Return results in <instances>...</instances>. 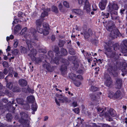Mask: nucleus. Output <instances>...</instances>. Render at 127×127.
I'll use <instances>...</instances> for the list:
<instances>
[{
  "label": "nucleus",
  "instance_id": "obj_1",
  "mask_svg": "<svg viewBox=\"0 0 127 127\" xmlns=\"http://www.w3.org/2000/svg\"><path fill=\"white\" fill-rule=\"evenodd\" d=\"M29 49L30 51L31 52L28 54V56L31 58L33 62H35V64H38L42 62V60L39 58H36L35 56L36 55V53L35 52V49H34L31 43L30 42H28V41L26 42Z\"/></svg>",
  "mask_w": 127,
  "mask_h": 127
},
{
  "label": "nucleus",
  "instance_id": "obj_2",
  "mask_svg": "<svg viewBox=\"0 0 127 127\" xmlns=\"http://www.w3.org/2000/svg\"><path fill=\"white\" fill-rule=\"evenodd\" d=\"M107 57L108 58H111V60L113 61H116L119 58V56L118 54L116 52L113 51L110 54L108 53H105Z\"/></svg>",
  "mask_w": 127,
  "mask_h": 127
},
{
  "label": "nucleus",
  "instance_id": "obj_3",
  "mask_svg": "<svg viewBox=\"0 0 127 127\" xmlns=\"http://www.w3.org/2000/svg\"><path fill=\"white\" fill-rule=\"evenodd\" d=\"M116 113L115 111L112 108H110L107 112H105L104 114V116L108 118L109 121H111L112 119L110 118V116L114 117L116 116Z\"/></svg>",
  "mask_w": 127,
  "mask_h": 127
},
{
  "label": "nucleus",
  "instance_id": "obj_4",
  "mask_svg": "<svg viewBox=\"0 0 127 127\" xmlns=\"http://www.w3.org/2000/svg\"><path fill=\"white\" fill-rule=\"evenodd\" d=\"M20 114L21 118L19 120V122L21 124L27 123L28 120L26 119L28 117V115L24 112H22Z\"/></svg>",
  "mask_w": 127,
  "mask_h": 127
},
{
  "label": "nucleus",
  "instance_id": "obj_5",
  "mask_svg": "<svg viewBox=\"0 0 127 127\" xmlns=\"http://www.w3.org/2000/svg\"><path fill=\"white\" fill-rule=\"evenodd\" d=\"M121 36V34L117 28L113 29V30L111 31L110 34V37L112 39L116 38L117 36Z\"/></svg>",
  "mask_w": 127,
  "mask_h": 127
},
{
  "label": "nucleus",
  "instance_id": "obj_6",
  "mask_svg": "<svg viewBox=\"0 0 127 127\" xmlns=\"http://www.w3.org/2000/svg\"><path fill=\"white\" fill-rule=\"evenodd\" d=\"M43 27L46 29V30L43 29L42 28H40V27H39L37 28H36L37 31L39 33L42 34L43 33V34L45 35H46L48 34L49 32L48 30L49 29V28L46 26H45L43 25Z\"/></svg>",
  "mask_w": 127,
  "mask_h": 127
},
{
  "label": "nucleus",
  "instance_id": "obj_7",
  "mask_svg": "<svg viewBox=\"0 0 127 127\" xmlns=\"http://www.w3.org/2000/svg\"><path fill=\"white\" fill-rule=\"evenodd\" d=\"M106 27L107 30L109 31H111L116 28L114 22L111 21H108L106 22Z\"/></svg>",
  "mask_w": 127,
  "mask_h": 127
},
{
  "label": "nucleus",
  "instance_id": "obj_8",
  "mask_svg": "<svg viewBox=\"0 0 127 127\" xmlns=\"http://www.w3.org/2000/svg\"><path fill=\"white\" fill-rule=\"evenodd\" d=\"M43 67L46 69L48 72H52L54 71V66H51L50 64L48 63H46L43 64Z\"/></svg>",
  "mask_w": 127,
  "mask_h": 127
},
{
  "label": "nucleus",
  "instance_id": "obj_9",
  "mask_svg": "<svg viewBox=\"0 0 127 127\" xmlns=\"http://www.w3.org/2000/svg\"><path fill=\"white\" fill-rule=\"evenodd\" d=\"M104 79L106 80L105 84L106 86L109 87L112 85V80L109 76L108 74H106L105 76Z\"/></svg>",
  "mask_w": 127,
  "mask_h": 127
},
{
  "label": "nucleus",
  "instance_id": "obj_10",
  "mask_svg": "<svg viewBox=\"0 0 127 127\" xmlns=\"http://www.w3.org/2000/svg\"><path fill=\"white\" fill-rule=\"evenodd\" d=\"M84 38L86 40L89 41L88 38L93 34V32L90 29H89L87 31L84 32Z\"/></svg>",
  "mask_w": 127,
  "mask_h": 127
},
{
  "label": "nucleus",
  "instance_id": "obj_11",
  "mask_svg": "<svg viewBox=\"0 0 127 127\" xmlns=\"http://www.w3.org/2000/svg\"><path fill=\"white\" fill-rule=\"evenodd\" d=\"M61 54L60 55H59L56 57H55L54 60H53V61L54 63L56 64H59V60L60 58H61L64 55V48H62L61 49Z\"/></svg>",
  "mask_w": 127,
  "mask_h": 127
},
{
  "label": "nucleus",
  "instance_id": "obj_12",
  "mask_svg": "<svg viewBox=\"0 0 127 127\" xmlns=\"http://www.w3.org/2000/svg\"><path fill=\"white\" fill-rule=\"evenodd\" d=\"M107 2V0H102L99 3V7L101 10H103L104 9Z\"/></svg>",
  "mask_w": 127,
  "mask_h": 127
},
{
  "label": "nucleus",
  "instance_id": "obj_13",
  "mask_svg": "<svg viewBox=\"0 0 127 127\" xmlns=\"http://www.w3.org/2000/svg\"><path fill=\"white\" fill-rule=\"evenodd\" d=\"M117 69L116 66L114 64L109 65L108 70L110 73H112L113 72Z\"/></svg>",
  "mask_w": 127,
  "mask_h": 127
},
{
  "label": "nucleus",
  "instance_id": "obj_14",
  "mask_svg": "<svg viewBox=\"0 0 127 127\" xmlns=\"http://www.w3.org/2000/svg\"><path fill=\"white\" fill-rule=\"evenodd\" d=\"M18 82L19 85L22 87L26 86L28 84L27 81L23 79H20L19 80Z\"/></svg>",
  "mask_w": 127,
  "mask_h": 127
},
{
  "label": "nucleus",
  "instance_id": "obj_15",
  "mask_svg": "<svg viewBox=\"0 0 127 127\" xmlns=\"http://www.w3.org/2000/svg\"><path fill=\"white\" fill-rule=\"evenodd\" d=\"M29 32L32 34L35 39L37 40L36 39L37 36L36 34L37 31L35 29L33 28H31L29 30Z\"/></svg>",
  "mask_w": 127,
  "mask_h": 127
},
{
  "label": "nucleus",
  "instance_id": "obj_16",
  "mask_svg": "<svg viewBox=\"0 0 127 127\" xmlns=\"http://www.w3.org/2000/svg\"><path fill=\"white\" fill-rule=\"evenodd\" d=\"M44 19H40L37 20L36 21V28H38L39 27H40L42 25V22L43 21Z\"/></svg>",
  "mask_w": 127,
  "mask_h": 127
},
{
  "label": "nucleus",
  "instance_id": "obj_17",
  "mask_svg": "<svg viewBox=\"0 0 127 127\" xmlns=\"http://www.w3.org/2000/svg\"><path fill=\"white\" fill-rule=\"evenodd\" d=\"M73 13H74L76 14L79 15H82L83 14V13L80 9H73L72 10Z\"/></svg>",
  "mask_w": 127,
  "mask_h": 127
},
{
  "label": "nucleus",
  "instance_id": "obj_18",
  "mask_svg": "<svg viewBox=\"0 0 127 127\" xmlns=\"http://www.w3.org/2000/svg\"><path fill=\"white\" fill-rule=\"evenodd\" d=\"M116 84L118 89H120L122 85V79L118 78L116 79Z\"/></svg>",
  "mask_w": 127,
  "mask_h": 127
},
{
  "label": "nucleus",
  "instance_id": "obj_19",
  "mask_svg": "<svg viewBox=\"0 0 127 127\" xmlns=\"http://www.w3.org/2000/svg\"><path fill=\"white\" fill-rule=\"evenodd\" d=\"M84 54L85 57L87 59L89 62H90L91 61H92V57L91 54L86 52L84 53Z\"/></svg>",
  "mask_w": 127,
  "mask_h": 127
},
{
  "label": "nucleus",
  "instance_id": "obj_20",
  "mask_svg": "<svg viewBox=\"0 0 127 127\" xmlns=\"http://www.w3.org/2000/svg\"><path fill=\"white\" fill-rule=\"evenodd\" d=\"M84 9H86L87 12H88L91 11L90 8V5L88 1L86 0L85 3V5L84 7Z\"/></svg>",
  "mask_w": 127,
  "mask_h": 127
},
{
  "label": "nucleus",
  "instance_id": "obj_21",
  "mask_svg": "<svg viewBox=\"0 0 127 127\" xmlns=\"http://www.w3.org/2000/svg\"><path fill=\"white\" fill-rule=\"evenodd\" d=\"M123 68L122 69L123 73L122 75L123 76H124L127 73V69L126 68L127 67V65L126 63L122 65Z\"/></svg>",
  "mask_w": 127,
  "mask_h": 127
},
{
  "label": "nucleus",
  "instance_id": "obj_22",
  "mask_svg": "<svg viewBox=\"0 0 127 127\" xmlns=\"http://www.w3.org/2000/svg\"><path fill=\"white\" fill-rule=\"evenodd\" d=\"M27 99L28 102L32 103L34 102L35 98L33 96L30 95L27 97Z\"/></svg>",
  "mask_w": 127,
  "mask_h": 127
},
{
  "label": "nucleus",
  "instance_id": "obj_23",
  "mask_svg": "<svg viewBox=\"0 0 127 127\" xmlns=\"http://www.w3.org/2000/svg\"><path fill=\"white\" fill-rule=\"evenodd\" d=\"M54 51L56 53L55 54L56 56H57L59 55H60V54H61V53H60V52H59V48L57 46H55Z\"/></svg>",
  "mask_w": 127,
  "mask_h": 127
},
{
  "label": "nucleus",
  "instance_id": "obj_24",
  "mask_svg": "<svg viewBox=\"0 0 127 127\" xmlns=\"http://www.w3.org/2000/svg\"><path fill=\"white\" fill-rule=\"evenodd\" d=\"M121 95V94L120 91H117L114 94L113 97L115 98H118L120 97Z\"/></svg>",
  "mask_w": 127,
  "mask_h": 127
},
{
  "label": "nucleus",
  "instance_id": "obj_25",
  "mask_svg": "<svg viewBox=\"0 0 127 127\" xmlns=\"http://www.w3.org/2000/svg\"><path fill=\"white\" fill-rule=\"evenodd\" d=\"M51 11L56 14H57L59 12L58 8L56 6L54 5H53L51 7Z\"/></svg>",
  "mask_w": 127,
  "mask_h": 127
},
{
  "label": "nucleus",
  "instance_id": "obj_26",
  "mask_svg": "<svg viewBox=\"0 0 127 127\" xmlns=\"http://www.w3.org/2000/svg\"><path fill=\"white\" fill-rule=\"evenodd\" d=\"M4 93V95H7L9 97H12L13 96V93L12 92H9V90L7 89L5 90Z\"/></svg>",
  "mask_w": 127,
  "mask_h": 127
},
{
  "label": "nucleus",
  "instance_id": "obj_27",
  "mask_svg": "<svg viewBox=\"0 0 127 127\" xmlns=\"http://www.w3.org/2000/svg\"><path fill=\"white\" fill-rule=\"evenodd\" d=\"M56 102L57 105L59 106L60 105V103H64V99L59 98L58 100L56 97H55Z\"/></svg>",
  "mask_w": 127,
  "mask_h": 127
},
{
  "label": "nucleus",
  "instance_id": "obj_28",
  "mask_svg": "<svg viewBox=\"0 0 127 127\" xmlns=\"http://www.w3.org/2000/svg\"><path fill=\"white\" fill-rule=\"evenodd\" d=\"M31 108L32 111H37L38 106L36 103H33L31 106Z\"/></svg>",
  "mask_w": 127,
  "mask_h": 127
},
{
  "label": "nucleus",
  "instance_id": "obj_29",
  "mask_svg": "<svg viewBox=\"0 0 127 127\" xmlns=\"http://www.w3.org/2000/svg\"><path fill=\"white\" fill-rule=\"evenodd\" d=\"M90 96L91 99L93 101H96L97 100V96L94 94H91L90 95Z\"/></svg>",
  "mask_w": 127,
  "mask_h": 127
},
{
  "label": "nucleus",
  "instance_id": "obj_30",
  "mask_svg": "<svg viewBox=\"0 0 127 127\" xmlns=\"http://www.w3.org/2000/svg\"><path fill=\"white\" fill-rule=\"evenodd\" d=\"M6 118L7 121L10 122L12 119V116L11 114L8 113L6 115Z\"/></svg>",
  "mask_w": 127,
  "mask_h": 127
},
{
  "label": "nucleus",
  "instance_id": "obj_31",
  "mask_svg": "<svg viewBox=\"0 0 127 127\" xmlns=\"http://www.w3.org/2000/svg\"><path fill=\"white\" fill-rule=\"evenodd\" d=\"M12 91L14 92H19L21 91V89L18 87H14L12 89Z\"/></svg>",
  "mask_w": 127,
  "mask_h": 127
},
{
  "label": "nucleus",
  "instance_id": "obj_32",
  "mask_svg": "<svg viewBox=\"0 0 127 127\" xmlns=\"http://www.w3.org/2000/svg\"><path fill=\"white\" fill-rule=\"evenodd\" d=\"M48 13L45 11L43 10V12H42L40 17L41 18H44L48 16Z\"/></svg>",
  "mask_w": 127,
  "mask_h": 127
},
{
  "label": "nucleus",
  "instance_id": "obj_33",
  "mask_svg": "<svg viewBox=\"0 0 127 127\" xmlns=\"http://www.w3.org/2000/svg\"><path fill=\"white\" fill-rule=\"evenodd\" d=\"M69 77L70 78L73 80H75L76 78V75L72 73H71L69 74Z\"/></svg>",
  "mask_w": 127,
  "mask_h": 127
},
{
  "label": "nucleus",
  "instance_id": "obj_34",
  "mask_svg": "<svg viewBox=\"0 0 127 127\" xmlns=\"http://www.w3.org/2000/svg\"><path fill=\"white\" fill-rule=\"evenodd\" d=\"M20 49L22 53L25 54L27 53V49L25 47L21 46Z\"/></svg>",
  "mask_w": 127,
  "mask_h": 127
},
{
  "label": "nucleus",
  "instance_id": "obj_35",
  "mask_svg": "<svg viewBox=\"0 0 127 127\" xmlns=\"http://www.w3.org/2000/svg\"><path fill=\"white\" fill-rule=\"evenodd\" d=\"M89 41H90L93 44L95 45L98 42V40L96 39H92Z\"/></svg>",
  "mask_w": 127,
  "mask_h": 127
},
{
  "label": "nucleus",
  "instance_id": "obj_36",
  "mask_svg": "<svg viewBox=\"0 0 127 127\" xmlns=\"http://www.w3.org/2000/svg\"><path fill=\"white\" fill-rule=\"evenodd\" d=\"M14 100L12 101V102L11 103V101L8 102L6 104V106L7 107V109H8V108H9L10 107H11V106L12 107V106L13 104H14Z\"/></svg>",
  "mask_w": 127,
  "mask_h": 127
},
{
  "label": "nucleus",
  "instance_id": "obj_37",
  "mask_svg": "<svg viewBox=\"0 0 127 127\" xmlns=\"http://www.w3.org/2000/svg\"><path fill=\"white\" fill-rule=\"evenodd\" d=\"M90 90L93 91L95 92L98 91V88L94 86H92L90 88Z\"/></svg>",
  "mask_w": 127,
  "mask_h": 127
},
{
  "label": "nucleus",
  "instance_id": "obj_38",
  "mask_svg": "<svg viewBox=\"0 0 127 127\" xmlns=\"http://www.w3.org/2000/svg\"><path fill=\"white\" fill-rule=\"evenodd\" d=\"M58 7L59 10L60 12H63L64 9L63 7V5L62 3H60L58 5Z\"/></svg>",
  "mask_w": 127,
  "mask_h": 127
},
{
  "label": "nucleus",
  "instance_id": "obj_39",
  "mask_svg": "<svg viewBox=\"0 0 127 127\" xmlns=\"http://www.w3.org/2000/svg\"><path fill=\"white\" fill-rule=\"evenodd\" d=\"M16 101L19 104H22L23 102V99L20 98H18L16 99Z\"/></svg>",
  "mask_w": 127,
  "mask_h": 127
},
{
  "label": "nucleus",
  "instance_id": "obj_40",
  "mask_svg": "<svg viewBox=\"0 0 127 127\" xmlns=\"http://www.w3.org/2000/svg\"><path fill=\"white\" fill-rule=\"evenodd\" d=\"M107 44L109 46L111 47H112L114 45V42L111 41H109L107 43Z\"/></svg>",
  "mask_w": 127,
  "mask_h": 127
},
{
  "label": "nucleus",
  "instance_id": "obj_41",
  "mask_svg": "<svg viewBox=\"0 0 127 127\" xmlns=\"http://www.w3.org/2000/svg\"><path fill=\"white\" fill-rule=\"evenodd\" d=\"M6 86L9 89H11L13 87L12 83V82H9L7 84Z\"/></svg>",
  "mask_w": 127,
  "mask_h": 127
},
{
  "label": "nucleus",
  "instance_id": "obj_42",
  "mask_svg": "<svg viewBox=\"0 0 127 127\" xmlns=\"http://www.w3.org/2000/svg\"><path fill=\"white\" fill-rule=\"evenodd\" d=\"M15 108V107L13 106L12 105V107L11 106V107L8 108V110L9 112L13 113L14 112Z\"/></svg>",
  "mask_w": 127,
  "mask_h": 127
},
{
  "label": "nucleus",
  "instance_id": "obj_43",
  "mask_svg": "<svg viewBox=\"0 0 127 127\" xmlns=\"http://www.w3.org/2000/svg\"><path fill=\"white\" fill-rule=\"evenodd\" d=\"M59 46L60 47H63L64 46V41L61 40V39L59 40Z\"/></svg>",
  "mask_w": 127,
  "mask_h": 127
},
{
  "label": "nucleus",
  "instance_id": "obj_44",
  "mask_svg": "<svg viewBox=\"0 0 127 127\" xmlns=\"http://www.w3.org/2000/svg\"><path fill=\"white\" fill-rule=\"evenodd\" d=\"M19 52V50L17 49H15L12 51V53L13 54L15 55H17Z\"/></svg>",
  "mask_w": 127,
  "mask_h": 127
},
{
  "label": "nucleus",
  "instance_id": "obj_45",
  "mask_svg": "<svg viewBox=\"0 0 127 127\" xmlns=\"http://www.w3.org/2000/svg\"><path fill=\"white\" fill-rule=\"evenodd\" d=\"M119 47V46L118 44H114L113 47L114 50L116 51L118 50Z\"/></svg>",
  "mask_w": 127,
  "mask_h": 127
},
{
  "label": "nucleus",
  "instance_id": "obj_46",
  "mask_svg": "<svg viewBox=\"0 0 127 127\" xmlns=\"http://www.w3.org/2000/svg\"><path fill=\"white\" fill-rule=\"evenodd\" d=\"M69 53L71 55H74L75 54V52L72 48H70L69 50Z\"/></svg>",
  "mask_w": 127,
  "mask_h": 127
},
{
  "label": "nucleus",
  "instance_id": "obj_47",
  "mask_svg": "<svg viewBox=\"0 0 127 127\" xmlns=\"http://www.w3.org/2000/svg\"><path fill=\"white\" fill-rule=\"evenodd\" d=\"M48 56L51 57H53L54 55L53 52L52 51H49L48 52Z\"/></svg>",
  "mask_w": 127,
  "mask_h": 127
},
{
  "label": "nucleus",
  "instance_id": "obj_48",
  "mask_svg": "<svg viewBox=\"0 0 127 127\" xmlns=\"http://www.w3.org/2000/svg\"><path fill=\"white\" fill-rule=\"evenodd\" d=\"M113 8L114 9L117 10L118 9V5L114 3L112 5Z\"/></svg>",
  "mask_w": 127,
  "mask_h": 127
},
{
  "label": "nucleus",
  "instance_id": "obj_49",
  "mask_svg": "<svg viewBox=\"0 0 127 127\" xmlns=\"http://www.w3.org/2000/svg\"><path fill=\"white\" fill-rule=\"evenodd\" d=\"M3 66L4 67H9L8 63L6 61L2 63Z\"/></svg>",
  "mask_w": 127,
  "mask_h": 127
},
{
  "label": "nucleus",
  "instance_id": "obj_50",
  "mask_svg": "<svg viewBox=\"0 0 127 127\" xmlns=\"http://www.w3.org/2000/svg\"><path fill=\"white\" fill-rule=\"evenodd\" d=\"M24 14L22 12L19 11L18 14V16L19 17L23 18L24 16Z\"/></svg>",
  "mask_w": 127,
  "mask_h": 127
},
{
  "label": "nucleus",
  "instance_id": "obj_51",
  "mask_svg": "<svg viewBox=\"0 0 127 127\" xmlns=\"http://www.w3.org/2000/svg\"><path fill=\"white\" fill-rule=\"evenodd\" d=\"M15 30H16L17 31H18L21 29V25L19 24H18L16 25L15 27Z\"/></svg>",
  "mask_w": 127,
  "mask_h": 127
},
{
  "label": "nucleus",
  "instance_id": "obj_52",
  "mask_svg": "<svg viewBox=\"0 0 127 127\" xmlns=\"http://www.w3.org/2000/svg\"><path fill=\"white\" fill-rule=\"evenodd\" d=\"M70 59L72 61H74L77 58V57L76 56H72L70 57Z\"/></svg>",
  "mask_w": 127,
  "mask_h": 127
},
{
  "label": "nucleus",
  "instance_id": "obj_53",
  "mask_svg": "<svg viewBox=\"0 0 127 127\" xmlns=\"http://www.w3.org/2000/svg\"><path fill=\"white\" fill-rule=\"evenodd\" d=\"M106 50L107 51V52H106V53H108L109 54H110L111 53V52H112V50L111 48L109 47H107L106 49Z\"/></svg>",
  "mask_w": 127,
  "mask_h": 127
},
{
  "label": "nucleus",
  "instance_id": "obj_54",
  "mask_svg": "<svg viewBox=\"0 0 127 127\" xmlns=\"http://www.w3.org/2000/svg\"><path fill=\"white\" fill-rule=\"evenodd\" d=\"M64 6L67 8L69 7V3L66 1H64Z\"/></svg>",
  "mask_w": 127,
  "mask_h": 127
},
{
  "label": "nucleus",
  "instance_id": "obj_55",
  "mask_svg": "<svg viewBox=\"0 0 127 127\" xmlns=\"http://www.w3.org/2000/svg\"><path fill=\"white\" fill-rule=\"evenodd\" d=\"M28 93H33L34 91L31 89L29 87L27 88Z\"/></svg>",
  "mask_w": 127,
  "mask_h": 127
},
{
  "label": "nucleus",
  "instance_id": "obj_56",
  "mask_svg": "<svg viewBox=\"0 0 127 127\" xmlns=\"http://www.w3.org/2000/svg\"><path fill=\"white\" fill-rule=\"evenodd\" d=\"M19 41L18 40H17L13 44V46L14 47L16 48L18 46V44Z\"/></svg>",
  "mask_w": 127,
  "mask_h": 127
},
{
  "label": "nucleus",
  "instance_id": "obj_57",
  "mask_svg": "<svg viewBox=\"0 0 127 127\" xmlns=\"http://www.w3.org/2000/svg\"><path fill=\"white\" fill-rule=\"evenodd\" d=\"M102 13L103 14L102 15L106 18H107L109 16V13H104L102 12Z\"/></svg>",
  "mask_w": 127,
  "mask_h": 127
},
{
  "label": "nucleus",
  "instance_id": "obj_58",
  "mask_svg": "<svg viewBox=\"0 0 127 127\" xmlns=\"http://www.w3.org/2000/svg\"><path fill=\"white\" fill-rule=\"evenodd\" d=\"M127 49L125 47L123 48H121V52L122 53H127Z\"/></svg>",
  "mask_w": 127,
  "mask_h": 127
},
{
  "label": "nucleus",
  "instance_id": "obj_59",
  "mask_svg": "<svg viewBox=\"0 0 127 127\" xmlns=\"http://www.w3.org/2000/svg\"><path fill=\"white\" fill-rule=\"evenodd\" d=\"M122 42L124 46L127 48V40H125L123 41Z\"/></svg>",
  "mask_w": 127,
  "mask_h": 127
},
{
  "label": "nucleus",
  "instance_id": "obj_60",
  "mask_svg": "<svg viewBox=\"0 0 127 127\" xmlns=\"http://www.w3.org/2000/svg\"><path fill=\"white\" fill-rule=\"evenodd\" d=\"M14 20L13 21L12 24L13 25L14 24H17L19 20L18 19H17L15 18L14 19Z\"/></svg>",
  "mask_w": 127,
  "mask_h": 127
},
{
  "label": "nucleus",
  "instance_id": "obj_61",
  "mask_svg": "<svg viewBox=\"0 0 127 127\" xmlns=\"http://www.w3.org/2000/svg\"><path fill=\"white\" fill-rule=\"evenodd\" d=\"M73 110L74 112L77 114H78L79 112V109L78 108L74 109H73Z\"/></svg>",
  "mask_w": 127,
  "mask_h": 127
},
{
  "label": "nucleus",
  "instance_id": "obj_62",
  "mask_svg": "<svg viewBox=\"0 0 127 127\" xmlns=\"http://www.w3.org/2000/svg\"><path fill=\"white\" fill-rule=\"evenodd\" d=\"M27 28L26 27H25L24 29H23L21 31V32L23 34H25V33L27 31Z\"/></svg>",
  "mask_w": 127,
  "mask_h": 127
},
{
  "label": "nucleus",
  "instance_id": "obj_63",
  "mask_svg": "<svg viewBox=\"0 0 127 127\" xmlns=\"http://www.w3.org/2000/svg\"><path fill=\"white\" fill-rule=\"evenodd\" d=\"M74 83L76 86L77 87L79 86L81 84L78 81H75Z\"/></svg>",
  "mask_w": 127,
  "mask_h": 127
},
{
  "label": "nucleus",
  "instance_id": "obj_64",
  "mask_svg": "<svg viewBox=\"0 0 127 127\" xmlns=\"http://www.w3.org/2000/svg\"><path fill=\"white\" fill-rule=\"evenodd\" d=\"M97 110L99 113H103V112L104 111V110H103V109L100 108H97Z\"/></svg>",
  "mask_w": 127,
  "mask_h": 127
}]
</instances>
